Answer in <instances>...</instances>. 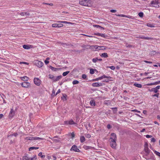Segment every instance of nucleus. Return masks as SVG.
<instances>
[{
    "label": "nucleus",
    "mask_w": 160,
    "mask_h": 160,
    "mask_svg": "<svg viewBox=\"0 0 160 160\" xmlns=\"http://www.w3.org/2000/svg\"><path fill=\"white\" fill-rule=\"evenodd\" d=\"M100 56L102 58H107L108 57V55L107 53L104 52L102 53L100 55Z\"/></svg>",
    "instance_id": "obj_21"
},
{
    "label": "nucleus",
    "mask_w": 160,
    "mask_h": 160,
    "mask_svg": "<svg viewBox=\"0 0 160 160\" xmlns=\"http://www.w3.org/2000/svg\"><path fill=\"white\" fill-rule=\"evenodd\" d=\"M103 77H104V78H109V79H111V78H112V77H111L110 76H106V75H103Z\"/></svg>",
    "instance_id": "obj_47"
},
{
    "label": "nucleus",
    "mask_w": 160,
    "mask_h": 160,
    "mask_svg": "<svg viewBox=\"0 0 160 160\" xmlns=\"http://www.w3.org/2000/svg\"><path fill=\"white\" fill-rule=\"evenodd\" d=\"M93 27H96L97 28H101V29H104V28L103 27H102L99 25H93Z\"/></svg>",
    "instance_id": "obj_39"
},
{
    "label": "nucleus",
    "mask_w": 160,
    "mask_h": 160,
    "mask_svg": "<svg viewBox=\"0 0 160 160\" xmlns=\"http://www.w3.org/2000/svg\"><path fill=\"white\" fill-rule=\"evenodd\" d=\"M57 22L58 23H71V22H68L67 21H57Z\"/></svg>",
    "instance_id": "obj_37"
},
{
    "label": "nucleus",
    "mask_w": 160,
    "mask_h": 160,
    "mask_svg": "<svg viewBox=\"0 0 160 160\" xmlns=\"http://www.w3.org/2000/svg\"><path fill=\"white\" fill-rule=\"evenodd\" d=\"M133 85L138 88H141L142 87V85L141 84L137 83H134Z\"/></svg>",
    "instance_id": "obj_26"
},
{
    "label": "nucleus",
    "mask_w": 160,
    "mask_h": 160,
    "mask_svg": "<svg viewBox=\"0 0 160 160\" xmlns=\"http://www.w3.org/2000/svg\"><path fill=\"white\" fill-rule=\"evenodd\" d=\"M82 78L83 79H85L86 78L87 76V75L85 74H82Z\"/></svg>",
    "instance_id": "obj_48"
},
{
    "label": "nucleus",
    "mask_w": 160,
    "mask_h": 160,
    "mask_svg": "<svg viewBox=\"0 0 160 160\" xmlns=\"http://www.w3.org/2000/svg\"><path fill=\"white\" fill-rule=\"evenodd\" d=\"M54 142H58L60 141V140L58 139H55L53 140Z\"/></svg>",
    "instance_id": "obj_62"
},
{
    "label": "nucleus",
    "mask_w": 160,
    "mask_h": 160,
    "mask_svg": "<svg viewBox=\"0 0 160 160\" xmlns=\"http://www.w3.org/2000/svg\"><path fill=\"white\" fill-rule=\"evenodd\" d=\"M80 141L81 142H84L85 141V137L83 136H81L80 138Z\"/></svg>",
    "instance_id": "obj_29"
},
{
    "label": "nucleus",
    "mask_w": 160,
    "mask_h": 160,
    "mask_svg": "<svg viewBox=\"0 0 160 160\" xmlns=\"http://www.w3.org/2000/svg\"><path fill=\"white\" fill-rule=\"evenodd\" d=\"M18 135V134L17 133H15L12 135H10V136H14L15 137H17Z\"/></svg>",
    "instance_id": "obj_50"
},
{
    "label": "nucleus",
    "mask_w": 160,
    "mask_h": 160,
    "mask_svg": "<svg viewBox=\"0 0 160 160\" xmlns=\"http://www.w3.org/2000/svg\"><path fill=\"white\" fill-rule=\"evenodd\" d=\"M90 48L93 51L100 50V46L98 45H92L90 46Z\"/></svg>",
    "instance_id": "obj_9"
},
{
    "label": "nucleus",
    "mask_w": 160,
    "mask_h": 160,
    "mask_svg": "<svg viewBox=\"0 0 160 160\" xmlns=\"http://www.w3.org/2000/svg\"><path fill=\"white\" fill-rule=\"evenodd\" d=\"M144 61L145 62H146V63H152V62H151V61H146V60Z\"/></svg>",
    "instance_id": "obj_58"
},
{
    "label": "nucleus",
    "mask_w": 160,
    "mask_h": 160,
    "mask_svg": "<svg viewBox=\"0 0 160 160\" xmlns=\"http://www.w3.org/2000/svg\"><path fill=\"white\" fill-rule=\"evenodd\" d=\"M33 62L34 65L39 68L42 67L44 65L43 63L40 61L36 60Z\"/></svg>",
    "instance_id": "obj_4"
},
{
    "label": "nucleus",
    "mask_w": 160,
    "mask_h": 160,
    "mask_svg": "<svg viewBox=\"0 0 160 160\" xmlns=\"http://www.w3.org/2000/svg\"><path fill=\"white\" fill-rule=\"evenodd\" d=\"M111 137L110 138V139L111 140H117V136L115 133H112L111 134Z\"/></svg>",
    "instance_id": "obj_17"
},
{
    "label": "nucleus",
    "mask_w": 160,
    "mask_h": 160,
    "mask_svg": "<svg viewBox=\"0 0 160 160\" xmlns=\"http://www.w3.org/2000/svg\"><path fill=\"white\" fill-rule=\"evenodd\" d=\"M160 88V86L158 85L155 88H152L149 90L150 92H153L154 93H156L158 91V90Z\"/></svg>",
    "instance_id": "obj_12"
},
{
    "label": "nucleus",
    "mask_w": 160,
    "mask_h": 160,
    "mask_svg": "<svg viewBox=\"0 0 160 160\" xmlns=\"http://www.w3.org/2000/svg\"><path fill=\"white\" fill-rule=\"evenodd\" d=\"M63 26V24L62 23H54L52 25V27L53 28H61Z\"/></svg>",
    "instance_id": "obj_16"
},
{
    "label": "nucleus",
    "mask_w": 160,
    "mask_h": 160,
    "mask_svg": "<svg viewBox=\"0 0 160 160\" xmlns=\"http://www.w3.org/2000/svg\"><path fill=\"white\" fill-rule=\"evenodd\" d=\"M102 84L101 83L95 82L92 84V86L93 87H98L102 86Z\"/></svg>",
    "instance_id": "obj_18"
},
{
    "label": "nucleus",
    "mask_w": 160,
    "mask_h": 160,
    "mask_svg": "<svg viewBox=\"0 0 160 160\" xmlns=\"http://www.w3.org/2000/svg\"><path fill=\"white\" fill-rule=\"evenodd\" d=\"M104 78L103 75L99 77V78H97L95 79H93L92 80V81H98L99 80H101L102 79Z\"/></svg>",
    "instance_id": "obj_24"
},
{
    "label": "nucleus",
    "mask_w": 160,
    "mask_h": 160,
    "mask_svg": "<svg viewBox=\"0 0 160 160\" xmlns=\"http://www.w3.org/2000/svg\"><path fill=\"white\" fill-rule=\"evenodd\" d=\"M86 137L88 138H89L91 137V135L89 134H88L86 135Z\"/></svg>",
    "instance_id": "obj_60"
},
{
    "label": "nucleus",
    "mask_w": 160,
    "mask_h": 160,
    "mask_svg": "<svg viewBox=\"0 0 160 160\" xmlns=\"http://www.w3.org/2000/svg\"><path fill=\"white\" fill-rule=\"evenodd\" d=\"M32 139H34V140H44L45 139L44 138H41L38 137H34V138H32Z\"/></svg>",
    "instance_id": "obj_28"
},
{
    "label": "nucleus",
    "mask_w": 160,
    "mask_h": 160,
    "mask_svg": "<svg viewBox=\"0 0 160 160\" xmlns=\"http://www.w3.org/2000/svg\"><path fill=\"white\" fill-rule=\"evenodd\" d=\"M159 2L158 0H154L152 1L151 2V4L152 5V7H153L155 8H159V5H158Z\"/></svg>",
    "instance_id": "obj_6"
},
{
    "label": "nucleus",
    "mask_w": 160,
    "mask_h": 160,
    "mask_svg": "<svg viewBox=\"0 0 160 160\" xmlns=\"http://www.w3.org/2000/svg\"><path fill=\"white\" fill-rule=\"evenodd\" d=\"M15 112L13 108L11 109L9 113L8 117L9 118H12L14 116Z\"/></svg>",
    "instance_id": "obj_13"
},
{
    "label": "nucleus",
    "mask_w": 160,
    "mask_h": 160,
    "mask_svg": "<svg viewBox=\"0 0 160 160\" xmlns=\"http://www.w3.org/2000/svg\"><path fill=\"white\" fill-rule=\"evenodd\" d=\"M112 109L113 110V111L114 112H116L117 111V108H112Z\"/></svg>",
    "instance_id": "obj_54"
},
{
    "label": "nucleus",
    "mask_w": 160,
    "mask_h": 160,
    "mask_svg": "<svg viewBox=\"0 0 160 160\" xmlns=\"http://www.w3.org/2000/svg\"><path fill=\"white\" fill-rule=\"evenodd\" d=\"M144 149L143 152H152L151 150L148 148V142H145L144 145Z\"/></svg>",
    "instance_id": "obj_5"
},
{
    "label": "nucleus",
    "mask_w": 160,
    "mask_h": 160,
    "mask_svg": "<svg viewBox=\"0 0 160 160\" xmlns=\"http://www.w3.org/2000/svg\"><path fill=\"white\" fill-rule=\"evenodd\" d=\"M34 137H27V138L28 140H34V139H32V138H33Z\"/></svg>",
    "instance_id": "obj_51"
},
{
    "label": "nucleus",
    "mask_w": 160,
    "mask_h": 160,
    "mask_svg": "<svg viewBox=\"0 0 160 160\" xmlns=\"http://www.w3.org/2000/svg\"><path fill=\"white\" fill-rule=\"evenodd\" d=\"M146 137L147 138H151L152 137V136L151 135L147 134V135H146Z\"/></svg>",
    "instance_id": "obj_55"
},
{
    "label": "nucleus",
    "mask_w": 160,
    "mask_h": 160,
    "mask_svg": "<svg viewBox=\"0 0 160 160\" xmlns=\"http://www.w3.org/2000/svg\"><path fill=\"white\" fill-rule=\"evenodd\" d=\"M159 94L158 93H157L154 94L153 95V96H155V97H158Z\"/></svg>",
    "instance_id": "obj_63"
},
{
    "label": "nucleus",
    "mask_w": 160,
    "mask_h": 160,
    "mask_svg": "<svg viewBox=\"0 0 160 160\" xmlns=\"http://www.w3.org/2000/svg\"><path fill=\"white\" fill-rule=\"evenodd\" d=\"M132 111L134 112H137L138 113H140V111H138L137 110L134 109L132 110Z\"/></svg>",
    "instance_id": "obj_57"
},
{
    "label": "nucleus",
    "mask_w": 160,
    "mask_h": 160,
    "mask_svg": "<svg viewBox=\"0 0 160 160\" xmlns=\"http://www.w3.org/2000/svg\"><path fill=\"white\" fill-rule=\"evenodd\" d=\"M62 78V76L61 75H60L56 77H54V78H53V82H56L59 81Z\"/></svg>",
    "instance_id": "obj_19"
},
{
    "label": "nucleus",
    "mask_w": 160,
    "mask_h": 160,
    "mask_svg": "<svg viewBox=\"0 0 160 160\" xmlns=\"http://www.w3.org/2000/svg\"><path fill=\"white\" fill-rule=\"evenodd\" d=\"M49 78L50 79H52L53 81V78H54V76L50 74L49 75Z\"/></svg>",
    "instance_id": "obj_42"
},
{
    "label": "nucleus",
    "mask_w": 160,
    "mask_h": 160,
    "mask_svg": "<svg viewBox=\"0 0 160 160\" xmlns=\"http://www.w3.org/2000/svg\"><path fill=\"white\" fill-rule=\"evenodd\" d=\"M153 152H154V153L157 155V156L160 157V152L155 150H153Z\"/></svg>",
    "instance_id": "obj_31"
},
{
    "label": "nucleus",
    "mask_w": 160,
    "mask_h": 160,
    "mask_svg": "<svg viewBox=\"0 0 160 160\" xmlns=\"http://www.w3.org/2000/svg\"><path fill=\"white\" fill-rule=\"evenodd\" d=\"M51 69L52 70L54 71H56L59 69V68H54L52 66H51Z\"/></svg>",
    "instance_id": "obj_36"
},
{
    "label": "nucleus",
    "mask_w": 160,
    "mask_h": 160,
    "mask_svg": "<svg viewBox=\"0 0 160 160\" xmlns=\"http://www.w3.org/2000/svg\"><path fill=\"white\" fill-rule=\"evenodd\" d=\"M60 92V89H59L58 91H57V92H56V94L55 95V96H56L57 94L59 93Z\"/></svg>",
    "instance_id": "obj_59"
},
{
    "label": "nucleus",
    "mask_w": 160,
    "mask_h": 160,
    "mask_svg": "<svg viewBox=\"0 0 160 160\" xmlns=\"http://www.w3.org/2000/svg\"><path fill=\"white\" fill-rule=\"evenodd\" d=\"M67 95L66 94H64L62 95V97H61V99L63 101H65L67 100Z\"/></svg>",
    "instance_id": "obj_27"
},
{
    "label": "nucleus",
    "mask_w": 160,
    "mask_h": 160,
    "mask_svg": "<svg viewBox=\"0 0 160 160\" xmlns=\"http://www.w3.org/2000/svg\"><path fill=\"white\" fill-rule=\"evenodd\" d=\"M44 62L45 63V64H47L49 63V61L47 60H45L44 61Z\"/></svg>",
    "instance_id": "obj_64"
},
{
    "label": "nucleus",
    "mask_w": 160,
    "mask_h": 160,
    "mask_svg": "<svg viewBox=\"0 0 160 160\" xmlns=\"http://www.w3.org/2000/svg\"><path fill=\"white\" fill-rule=\"evenodd\" d=\"M109 68L112 70H114L115 69V67L114 66H110Z\"/></svg>",
    "instance_id": "obj_53"
},
{
    "label": "nucleus",
    "mask_w": 160,
    "mask_h": 160,
    "mask_svg": "<svg viewBox=\"0 0 160 160\" xmlns=\"http://www.w3.org/2000/svg\"><path fill=\"white\" fill-rule=\"evenodd\" d=\"M71 136L72 137V138H73L75 137V134L73 132L71 133Z\"/></svg>",
    "instance_id": "obj_52"
},
{
    "label": "nucleus",
    "mask_w": 160,
    "mask_h": 160,
    "mask_svg": "<svg viewBox=\"0 0 160 160\" xmlns=\"http://www.w3.org/2000/svg\"><path fill=\"white\" fill-rule=\"evenodd\" d=\"M158 83H159V82H154V83H152L148 84H147V85L151 86V85H152L158 84Z\"/></svg>",
    "instance_id": "obj_32"
},
{
    "label": "nucleus",
    "mask_w": 160,
    "mask_h": 160,
    "mask_svg": "<svg viewBox=\"0 0 160 160\" xmlns=\"http://www.w3.org/2000/svg\"><path fill=\"white\" fill-rule=\"evenodd\" d=\"M116 15L118 17H125L132 19H134V18L133 17L129 15L127 16L124 14H116Z\"/></svg>",
    "instance_id": "obj_14"
},
{
    "label": "nucleus",
    "mask_w": 160,
    "mask_h": 160,
    "mask_svg": "<svg viewBox=\"0 0 160 160\" xmlns=\"http://www.w3.org/2000/svg\"><path fill=\"white\" fill-rule=\"evenodd\" d=\"M39 148L38 147H31L29 149V151H30L31 150L33 149H38Z\"/></svg>",
    "instance_id": "obj_33"
},
{
    "label": "nucleus",
    "mask_w": 160,
    "mask_h": 160,
    "mask_svg": "<svg viewBox=\"0 0 160 160\" xmlns=\"http://www.w3.org/2000/svg\"><path fill=\"white\" fill-rule=\"evenodd\" d=\"M23 160H36L37 157L36 155H34L32 158L29 157L28 155L24 156L22 157Z\"/></svg>",
    "instance_id": "obj_3"
},
{
    "label": "nucleus",
    "mask_w": 160,
    "mask_h": 160,
    "mask_svg": "<svg viewBox=\"0 0 160 160\" xmlns=\"http://www.w3.org/2000/svg\"><path fill=\"white\" fill-rule=\"evenodd\" d=\"M117 140H111L110 142V144L112 148H115L116 147V141Z\"/></svg>",
    "instance_id": "obj_10"
},
{
    "label": "nucleus",
    "mask_w": 160,
    "mask_h": 160,
    "mask_svg": "<svg viewBox=\"0 0 160 160\" xmlns=\"http://www.w3.org/2000/svg\"><path fill=\"white\" fill-rule=\"evenodd\" d=\"M107 128L108 129H109L111 128V126L110 124H108L107 126Z\"/></svg>",
    "instance_id": "obj_61"
},
{
    "label": "nucleus",
    "mask_w": 160,
    "mask_h": 160,
    "mask_svg": "<svg viewBox=\"0 0 160 160\" xmlns=\"http://www.w3.org/2000/svg\"><path fill=\"white\" fill-rule=\"evenodd\" d=\"M144 39L146 40H152V38L151 37H144Z\"/></svg>",
    "instance_id": "obj_46"
},
{
    "label": "nucleus",
    "mask_w": 160,
    "mask_h": 160,
    "mask_svg": "<svg viewBox=\"0 0 160 160\" xmlns=\"http://www.w3.org/2000/svg\"><path fill=\"white\" fill-rule=\"evenodd\" d=\"M21 84L22 87L25 88H28L30 85V83L29 82H22L21 83Z\"/></svg>",
    "instance_id": "obj_8"
},
{
    "label": "nucleus",
    "mask_w": 160,
    "mask_h": 160,
    "mask_svg": "<svg viewBox=\"0 0 160 160\" xmlns=\"http://www.w3.org/2000/svg\"><path fill=\"white\" fill-rule=\"evenodd\" d=\"M38 156L40 157H41V158H45V155H42V152H39L38 154Z\"/></svg>",
    "instance_id": "obj_34"
},
{
    "label": "nucleus",
    "mask_w": 160,
    "mask_h": 160,
    "mask_svg": "<svg viewBox=\"0 0 160 160\" xmlns=\"http://www.w3.org/2000/svg\"><path fill=\"white\" fill-rule=\"evenodd\" d=\"M151 142H156V139L155 138H153L151 139Z\"/></svg>",
    "instance_id": "obj_49"
},
{
    "label": "nucleus",
    "mask_w": 160,
    "mask_h": 160,
    "mask_svg": "<svg viewBox=\"0 0 160 160\" xmlns=\"http://www.w3.org/2000/svg\"><path fill=\"white\" fill-rule=\"evenodd\" d=\"M96 69H94L93 68H91L90 71V73L91 74H92L94 73V71H96Z\"/></svg>",
    "instance_id": "obj_35"
},
{
    "label": "nucleus",
    "mask_w": 160,
    "mask_h": 160,
    "mask_svg": "<svg viewBox=\"0 0 160 160\" xmlns=\"http://www.w3.org/2000/svg\"><path fill=\"white\" fill-rule=\"evenodd\" d=\"M147 25L148 27H151V28H153V27H155V26H154V24H151L150 23H148Z\"/></svg>",
    "instance_id": "obj_30"
},
{
    "label": "nucleus",
    "mask_w": 160,
    "mask_h": 160,
    "mask_svg": "<svg viewBox=\"0 0 160 160\" xmlns=\"http://www.w3.org/2000/svg\"><path fill=\"white\" fill-rule=\"evenodd\" d=\"M79 83V81H78V80H74V81H73L72 82V84H73V85L78 84Z\"/></svg>",
    "instance_id": "obj_43"
},
{
    "label": "nucleus",
    "mask_w": 160,
    "mask_h": 160,
    "mask_svg": "<svg viewBox=\"0 0 160 160\" xmlns=\"http://www.w3.org/2000/svg\"><path fill=\"white\" fill-rule=\"evenodd\" d=\"M20 78L22 80L24 81H28L29 79V78L26 76L23 77H20Z\"/></svg>",
    "instance_id": "obj_22"
},
{
    "label": "nucleus",
    "mask_w": 160,
    "mask_h": 160,
    "mask_svg": "<svg viewBox=\"0 0 160 160\" xmlns=\"http://www.w3.org/2000/svg\"><path fill=\"white\" fill-rule=\"evenodd\" d=\"M71 151H73L75 152H80V150L75 145H73L72 148L70 149Z\"/></svg>",
    "instance_id": "obj_11"
},
{
    "label": "nucleus",
    "mask_w": 160,
    "mask_h": 160,
    "mask_svg": "<svg viewBox=\"0 0 160 160\" xmlns=\"http://www.w3.org/2000/svg\"><path fill=\"white\" fill-rule=\"evenodd\" d=\"M79 3L82 5L88 7L91 5L90 0H81L80 1Z\"/></svg>",
    "instance_id": "obj_2"
},
{
    "label": "nucleus",
    "mask_w": 160,
    "mask_h": 160,
    "mask_svg": "<svg viewBox=\"0 0 160 160\" xmlns=\"http://www.w3.org/2000/svg\"><path fill=\"white\" fill-rule=\"evenodd\" d=\"M139 17L142 18L143 15V13L142 12H140L138 13Z\"/></svg>",
    "instance_id": "obj_44"
},
{
    "label": "nucleus",
    "mask_w": 160,
    "mask_h": 160,
    "mask_svg": "<svg viewBox=\"0 0 160 160\" xmlns=\"http://www.w3.org/2000/svg\"><path fill=\"white\" fill-rule=\"evenodd\" d=\"M34 84L38 86H39L41 84V81L38 78H35L34 79Z\"/></svg>",
    "instance_id": "obj_7"
},
{
    "label": "nucleus",
    "mask_w": 160,
    "mask_h": 160,
    "mask_svg": "<svg viewBox=\"0 0 160 160\" xmlns=\"http://www.w3.org/2000/svg\"><path fill=\"white\" fill-rule=\"evenodd\" d=\"M157 53V52L155 51H152L150 52V54L152 56H154Z\"/></svg>",
    "instance_id": "obj_38"
},
{
    "label": "nucleus",
    "mask_w": 160,
    "mask_h": 160,
    "mask_svg": "<svg viewBox=\"0 0 160 160\" xmlns=\"http://www.w3.org/2000/svg\"><path fill=\"white\" fill-rule=\"evenodd\" d=\"M32 46L31 45H23V48L26 49H29L32 48Z\"/></svg>",
    "instance_id": "obj_20"
},
{
    "label": "nucleus",
    "mask_w": 160,
    "mask_h": 160,
    "mask_svg": "<svg viewBox=\"0 0 160 160\" xmlns=\"http://www.w3.org/2000/svg\"><path fill=\"white\" fill-rule=\"evenodd\" d=\"M142 157L146 160L152 159L153 158V154L152 152H143Z\"/></svg>",
    "instance_id": "obj_1"
},
{
    "label": "nucleus",
    "mask_w": 160,
    "mask_h": 160,
    "mask_svg": "<svg viewBox=\"0 0 160 160\" xmlns=\"http://www.w3.org/2000/svg\"><path fill=\"white\" fill-rule=\"evenodd\" d=\"M106 49V47L105 46H100V50H105Z\"/></svg>",
    "instance_id": "obj_45"
},
{
    "label": "nucleus",
    "mask_w": 160,
    "mask_h": 160,
    "mask_svg": "<svg viewBox=\"0 0 160 160\" xmlns=\"http://www.w3.org/2000/svg\"><path fill=\"white\" fill-rule=\"evenodd\" d=\"M69 72H70L69 71L64 72L62 73V75L63 76H65L68 74L69 73Z\"/></svg>",
    "instance_id": "obj_41"
},
{
    "label": "nucleus",
    "mask_w": 160,
    "mask_h": 160,
    "mask_svg": "<svg viewBox=\"0 0 160 160\" xmlns=\"http://www.w3.org/2000/svg\"><path fill=\"white\" fill-rule=\"evenodd\" d=\"M117 12L116 10L114 9H111L110 10V12H111L114 13Z\"/></svg>",
    "instance_id": "obj_56"
},
{
    "label": "nucleus",
    "mask_w": 160,
    "mask_h": 160,
    "mask_svg": "<svg viewBox=\"0 0 160 160\" xmlns=\"http://www.w3.org/2000/svg\"><path fill=\"white\" fill-rule=\"evenodd\" d=\"M90 105L93 107H94L96 106L95 102L94 100H91L90 102Z\"/></svg>",
    "instance_id": "obj_23"
},
{
    "label": "nucleus",
    "mask_w": 160,
    "mask_h": 160,
    "mask_svg": "<svg viewBox=\"0 0 160 160\" xmlns=\"http://www.w3.org/2000/svg\"><path fill=\"white\" fill-rule=\"evenodd\" d=\"M94 35H97L99 36H101L102 37H104V38L105 37V35L104 34L100 33H95Z\"/></svg>",
    "instance_id": "obj_25"
},
{
    "label": "nucleus",
    "mask_w": 160,
    "mask_h": 160,
    "mask_svg": "<svg viewBox=\"0 0 160 160\" xmlns=\"http://www.w3.org/2000/svg\"><path fill=\"white\" fill-rule=\"evenodd\" d=\"M98 58H95L92 59V61L93 62L95 63L98 61Z\"/></svg>",
    "instance_id": "obj_40"
},
{
    "label": "nucleus",
    "mask_w": 160,
    "mask_h": 160,
    "mask_svg": "<svg viewBox=\"0 0 160 160\" xmlns=\"http://www.w3.org/2000/svg\"><path fill=\"white\" fill-rule=\"evenodd\" d=\"M64 123L65 124L67 125H74L76 124L72 119L69 121H65L64 122Z\"/></svg>",
    "instance_id": "obj_15"
}]
</instances>
